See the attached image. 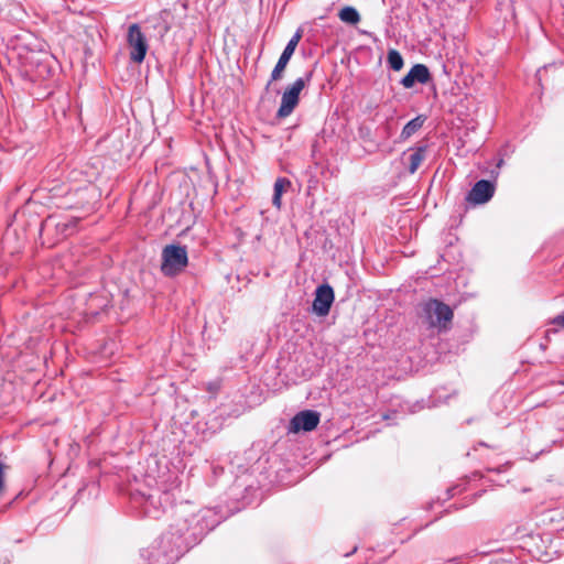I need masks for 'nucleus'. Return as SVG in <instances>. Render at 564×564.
Returning <instances> with one entry per match:
<instances>
[{
	"mask_svg": "<svg viewBox=\"0 0 564 564\" xmlns=\"http://www.w3.org/2000/svg\"><path fill=\"white\" fill-rule=\"evenodd\" d=\"M203 519L204 516L196 513L192 505H181L175 511V523L172 525V529L176 528L175 533L170 532L163 535V541L173 542L177 550L183 549V536L186 533H191L194 538L204 533L205 528L200 523Z\"/></svg>",
	"mask_w": 564,
	"mask_h": 564,
	"instance_id": "1",
	"label": "nucleus"
},
{
	"mask_svg": "<svg viewBox=\"0 0 564 564\" xmlns=\"http://www.w3.org/2000/svg\"><path fill=\"white\" fill-rule=\"evenodd\" d=\"M421 317L429 327L443 332L449 328L454 312L444 302L430 299L421 304Z\"/></svg>",
	"mask_w": 564,
	"mask_h": 564,
	"instance_id": "2",
	"label": "nucleus"
},
{
	"mask_svg": "<svg viewBox=\"0 0 564 564\" xmlns=\"http://www.w3.org/2000/svg\"><path fill=\"white\" fill-rule=\"evenodd\" d=\"M187 250L184 246L169 245L162 250L161 271L164 275L173 276L187 265Z\"/></svg>",
	"mask_w": 564,
	"mask_h": 564,
	"instance_id": "3",
	"label": "nucleus"
},
{
	"mask_svg": "<svg viewBox=\"0 0 564 564\" xmlns=\"http://www.w3.org/2000/svg\"><path fill=\"white\" fill-rule=\"evenodd\" d=\"M312 77V73L306 74V79L297 78L291 86H289L282 94L281 104L278 109V117H289L300 101V94L305 87L306 80L308 82Z\"/></svg>",
	"mask_w": 564,
	"mask_h": 564,
	"instance_id": "4",
	"label": "nucleus"
},
{
	"mask_svg": "<svg viewBox=\"0 0 564 564\" xmlns=\"http://www.w3.org/2000/svg\"><path fill=\"white\" fill-rule=\"evenodd\" d=\"M321 415L313 410H304L295 414L290 422V432L299 433L300 431L311 432L315 430L319 423Z\"/></svg>",
	"mask_w": 564,
	"mask_h": 564,
	"instance_id": "5",
	"label": "nucleus"
},
{
	"mask_svg": "<svg viewBox=\"0 0 564 564\" xmlns=\"http://www.w3.org/2000/svg\"><path fill=\"white\" fill-rule=\"evenodd\" d=\"M335 295L333 288L324 283L318 285L315 290V297L313 301V311L318 316H326L332 307Z\"/></svg>",
	"mask_w": 564,
	"mask_h": 564,
	"instance_id": "6",
	"label": "nucleus"
},
{
	"mask_svg": "<svg viewBox=\"0 0 564 564\" xmlns=\"http://www.w3.org/2000/svg\"><path fill=\"white\" fill-rule=\"evenodd\" d=\"M169 505H171V499H170L169 492L164 491L161 494L160 492L150 494L145 498L144 510L149 517L159 518L160 513H161V509H162V511H164L165 507Z\"/></svg>",
	"mask_w": 564,
	"mask_h": 564,
	"instance_id": "7",
	"label": "nucleus"
},
{
	"mask_svg": "<svg viewBox=\"0 0 564 564\" xmlns=\"http://www.w3.org/2000/svg\"><path fill=\"white\" fill-rule=\"evenodd\" d=\"M300 40L301 37H291L271 73V79L268 85H270L272 82L281 79L282 73L285 69L289 61L291 59Z\"/></svg>",
	"mask_w": 564,
	"mask_h": 564,
	"instance_id": "8",
	"label": "nucleus"
},
{
	"mask_svg": "<svg viewBox=\"0 0 564 564\" xmlns=\"http://www.w3.org/2000/svg\"><path fill=\"white\" fill-rule=\"evenodd\" d=\"M494 184L487 180H480L473 186L467 198L474 204H485L494 196Z\"/></svg>",
	"mask_w": 564,
	"mask_h": 564,
	"instance_id": "9",
	"label": "nucleus"
},
{
	"mask_svg": "<svg viewBox=\"0 0 564 564\" xmlns=\"http://www.w3.org/2000/svg\"><path fill=\"white\" fill-rule=\"evenodd\" d=\"M431 80L429 68L423 64H415L409 73L401 79V84L405 88H411L415 83L426 84Z\"/></svg>",
	"mask_w": 564,
	"mask_h": 564,
	"instance_id": "10",
	"label": "nucleus"
},
{
	"mask_svg": "<svg viewBox=\"0 0 564 564\" xmlns=\"http://www.w3.org/2000/svg\"><path fill=\"white\" fill-rule=\"evenodd\" d=\"M131 46V59L135 63L143 62L147 51L148 43L145 37H128Z\"/></svg>",
	"mask_w": 564,
	"mask_h": 564,
	"instance_id": "11",
	"label": "nucleus"
},
{
	"mask_svg": "<svg viewBox=\"0 0 564 564\" xmlns=\"http://www.w3.org/2000/svg\"><path fill=\"white\" fill-rule=\"evenodd\" d=\"M426 158V145L410 149L408 171L414 174Z\"/></svg>",
	"mask_w": 564,
	"mask_h": 564,
	"instance_id": "12",
	"label": "nucleus"
},
{
	"mask_svg": "<svg viewBox=\"0 0 564 564\" xmlns=\"http://www.w3.org/2000/svg\"><path fill=\"white\" fill-rule=\"evenodd\" d=\"M426 117L423 115H419L412 120H410L402 129L400 138L402 140H408L414 133H416L424 124Z\"/></svg>",
	"mask_w": 564,
	"mask_h": 564,
	"instance_id": "13",
	"label": "nucleus"
},
{
	"mask_svg": "<svg viewBox=\"0 0 564 564\" xmlns=\"http://www.w3.org/2000/svg\"><path fill=\"white\" fill-rule=\"evenodd\" d=\"M291 186V182L290 180L285 178V177H279L276 178V181L274 182V187H273V197H272V204L273 206H275L278 209L281 208V205H282V195L283 193L286 191L288 187Z\"/></svg>",
	"mask_w": 564,
	"mask_h": 564,
	"instance_id": "14",
	"label": "nucleus"
},
{
	"mask_svg": "<svg viewBox=\"0 0 564 564\" xmlns=\"http://www.w3.org/2000/svg\"><path fill=\"white\" fill-rule=\"evenodd\" d=\"M341 22L356 25L360 21V14L354 7H344L338 12Z\"/></svg>",
	"mask_w": 564,
	"mask_h": 564,
	"instance_id": "15",
	"label": "nucleus"
},
{
	"mask_svg": "<svg viewBox=\"0 0 564 564\" xmlns=\"http://www.w3.org/2000/svg\"><path fill=\"white\" fill-rule=\"evenodd\" d=\"M387 61L389 66L395 72L401 70L404 65L403 57L397 50H389Z\"/></svg>",
	"mask_w": 564,
	"mask_h": 564,
	"instance_id": "16",
	"label": "nucleus"
},
{
	"mask_svg": "<svg viewBox=\"0 0 564 564\" xmlns=\"http://www.w3.org/2000/svg\"><path fill=\"white\" fill-rule=\"evenodd\" d=\"M128 35H142L141 34V31H140V28L137 23H133L129 26V30H128Z\"/></svg>",
	"mask_w": 564,
	"mask_h": 564,
	"instance_id": "17",
	"label": "nucleus"
},
{
	"mask_svg": "<svg viewBox=\"0 0 564 564\" xmlns=\"http://www.w3.org/2000/svg\"><path fill=\"white\" fill-rule=\"evenodd\" d=\"M552 324L564 328V312L552 319Z\"/></svg>",
	"mask_w": 564,
	"mask_h": 564,
	"instance_id": "18",
	"label": "nucleus"
}]
</instances>
